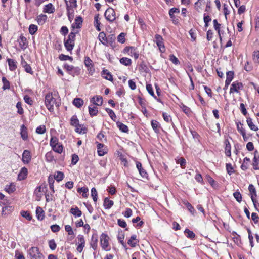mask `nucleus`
Returning <instances> with one entry per match:
<instances>
[{
	"instance_id": "nucleus-1",
	"label": "nucleus",
	"mask_w": 259,
	"mask_h": 259,
	"mask_svg": "<svg viewBox=\"0 0 259 259\" xmlns=\"http://www.w3.org/2000/svg\"><path fill=\"white\" fill-rule=\"evenodd\" d=\"M45 105L50 111L53 112L54 106L59 107L61 104V100L58 95L57 92H49L45 96Z\"/></svg>"
},
{
	"instance_id": "nucleus-2",
	"label": "nucleus",
	"mask_w": 259,
	"mask_h": 259,
	"mask_svg": "<svg viewBox=\"0 0 259 259\" xmlns=\"http://www.w3.org/2000/svg\"><path fill=\"white\" fill-rule=\"evenodd\" d=\"M77 32L71 31L68 35L66 40L64 39V46L66 49L70 53L75 46V35Z\"/></svg>"
},
{
	"instance_id": "nucleus-3",
	"label": "nucleus",
	"mask_w": 259,
	"mask_h": 259,
	"mask_svg": "<svg viewBox=\"0 0 259 259\" xmlns=\"http://www.w3.org/2000/svg\"><path fill=\"white\" fill-rule=\"evenodd\" d=\"M30 259H44L43 254L37 247H32L28 250Z\"/></svg>"
},
{
	"instance_id": "nucleus-4",
	"label": "nucleus",
	"mask_w": 259,
	"mask_h": 259,
	"mask_svg": "<svg viewBox=\"0 0 259 259\" xmlns=\"http://www.w3.org/2000/svg\"><path fill=\"white\" fill-rule=\"evenodd\" d=\"M109 237L105 233H102L100 237V244L102 249L106 251L111 250V247L109 243Z\"/></svg>"
},
{
	"instance_id": "nucleus-5",
	"label": "nucleus",
	"mask_w": 259,
	"mask_h": 259,
	"mask_svg": "<svg viewBox=\"0 0 259 259\" xmlns=\"http://www.w3.org/2000/svg\"><path fill=\"white\" fill-rule=\"evenodd\" d=\"M64 68L70 75L73 76L78 75L80 74L81 70L79 67H74L72 65H70L67 64H64Z\"/></svg>"
},
{
	"instance_id": "nucleus-6",
	"label": "nucleus",
	"mask_w": 259,
	"mask_h": 259,
	"mask_svg": "<svg viewBox=\"0 0 259 259\" xmlns=\"http://www.w3.org/2000/svg\"><path fill=\"white\" fill-rule=\"evenodd\" d=\"M105 18L110 22H112L116 20V13L114 10L109 7L105 11L104 13Z\"/></svg>"
},
{
	"instance_id": "nucleus-7",
	"label": "nucleus",
	"mask_w": 259,
	"mask_h": 259,
	"mask_svg": "<svg viewBox=\"0 0 259 259\" xmlns=\"http://www.w3.org/2000/svg\"><path fill=\"white\" fill-rule=\"evenodd\" d=\"M155 42L158 47L160 51L161 52H164L165 51V47L162 37L159 34H156L155 35Z\"/></svg>"
},
{
	"instance_id": "nucleus-8",
	"label": "nucleus",
	"mask_w": 259,
	"mask_h": 259,
	"mask_svg": "<svg viewBox=\"0 0 259 259\" xmlns=\"http://www.w3.org/2000/svg\"><path fill=\"white\" fill-rule=\"evenodd\" d=\"M82 18L81 16H77L75 19V22L71 25V28L73 32H75V28L79 29L81 27Z\"/></svg>"
},
{
	"instance_id": "nucleus-9",
	"label": "nucleus",
	"mask_w": 259,
	"mask_h": 259,
	"mask_svg": "<svg viewBox=\"0 0 259 259\" xmlns=\"http://www.w3.org/2000/svg\"><path fill=\"white\" fill-rule=\"evenodd\" d=\"M243 88V84L241 82H234L231 85L230 89V93L234 92L238 93L239 90H241Z\"/></svg>"
},
{
	"instance_id": "nucleus-10",
	"label": "nucleus",
	"mask_w": 259,
	"mask_h": 259,
	"mask_svg": "<svg viewBox=\"0 0 259 259\" xmlns=\"http://www.w3.org/2000/svg\"><path fill=\"white\" fill-rule=\"evenodd\" d=\"M31 159L30 152L28 150H25L22 154V161L25 164H28L31 161Z\"/></svg>"
},
{
	"instance_id": "nucleus-11",
	"label": "nucleus",
	"mask_w": 259,
	"mask_h": 259,
	"mask_svg": "<svg viewBox=\"0 0 259 259\" xmlns=\"http://www.w3.org/2000/svg\"><path fill=\"white\" fill-rule=\"evenodd\" d=\"M97 149L98 155L100 156H104L105 154L107 153V147L103 144L98 143Z\"/></svg>"
},
{
	"instance_id": "nucleus-12",
	"label": "nucleus",
	"mask_w": 259,
	"mask_h": 259,
	"mask_svg": "<svg viewBox=\"0 0 259 259\" xmlns=\"http://www.w3.org/2000/svg\"><path fill=\"white\" fill-rule=\"evenodd\" d=\"M252 165L254 169H259V155L257 151L254 152Z\"/></svg>"
},
{
	"instance_id": "nucleus-13",
	"label": "nucleus",
	"mask_w": 259,
	"mask_h": 259,
	"mask_svg": "<svg viewBox=\"0 0 259 259\" xmlns=\"http://www.w3.org/2000/svg\"><path fill=\"white\" fill-rule=\"evenodd\" d=\"M98 235L97 234H93L92 236L90 245L92 248L96 250L98 247Z\"/></svg>"
},
{
	"instance_id": "nucleus-14",
	"label": "nucleus",
	"mask_w": 259,
	"mask_h": 259,
	"mask_svg": "<svg viewBox=\"0 0 259 259\" xmlns=\"http://www.w3.org/2000/svg\"><path fill=\"white\" fill-rule=\"evenodd\" d=\"M91 102L97 106H101L103 104V99L100 96H96L91 99Z\"/></svg>"
},
{
	"instance_id": "nucleus-15",
	"label": "nucleus",
	"mask_w": 259,
	"mask_h": 259,
	"mask_svg": "<svg viewBox=\"0 0 259 259\" xmlns=\"http://www.w3.org/2000/svg\"><path fill=\"white\" fill-rule=\"evenodd\" d=\"M102 76L106 80H113V77L110 72L107 69H104L101 72Z\"/></svg>"
},
{
	"instance_id": "nucleus-16",
	"label": "nucleus",
	"mask_w": 259,
	"mask_h": 259,
	"mask_svg": "<svg viewBox=\"0 0 259 259\" xmlns=\"http://www.w3.org/2000/svg\"><path fill=\"white\" fill-rule=\"evenodd\" d=\"M27 169L24 167L21 169L19 174L18 175V179L19 180H23L25 179L27 175Z\"/></svg>"
},
{
	"instance_id": "nucleus-17",
	"label": "nucleus",
	"mask_w": 259,
	"mask_h": 259,
	"mask_svg": "<svg viewBox=\"0 0 259 259\" xmlns=\"http://www.w3.org/2000/svg\"><path fill=\"white\" fill-rule=\"evenodd\" d=\"M19 46L22 49H25L27 48V39L25 37L21 35L18 39Z\"/></svg>"
},
{
	"instance_id": "nucleus-18",
	"label": "nucleus",
	"mask_w": 259,
	"mask_h": 259,
	"mask_svg": "<svg viewBox=\"0 0 259 259\" xmlns=\"http://www.w3.org/2000/svg\"><path fill=\"white\" fill-rule=\"evenodd\" d=\"M4 189L9 194L12 193L16 190V185L14 183H11L9 185H6Z\"/></svg>"
},
{
	"instance_id": "nucleus-19",
	"label": "nucleus",
	"mask_w": 259,
	"mask_h": 259,
	"mask_svg": "<svg viewBox=\"0 0 259 259\" xmlns=\"http://www.w3.org/2000/svg\"><path fill=\"white\" fill-rule=\"evenodd\" d=\"M36 215L38 220H42L44 219L45 213L42 208L39 206L37 207L36 210Z\"/></svg>"
},
{
	"instance_id": "nucleus-20",
	"label": "nucleus",
	"mask_w": 259,
	"mask_h": 259,
	"mask_svg": "<svg viewBox=\"0 0 259 259\" xmlns=\"http://www.w3.org/2000/svg\"><path fill=\"white\" fill-rule=\"evenodd\" d=\"M7 62L9 67V69L11 71H14L16 69L17 66V62L13 59H8Z\"/></svg>"
},
{
	"instance_id": "nucleus-21",
	"label": "nucleus",
	"mask_w": 259,
	"mask_h": 259,
	"mask_svg": "<svg viewBox=\"0 0 259 259\" xmlns=\"http://www.w3.org/2000/svg\"><path fill=\"white\" fill-rule=\"evenodd\" d=\"M70 212L75 217H80L82 215V212L77 207H71Z\"/></svg>"
},
{
	"instance_id": "nucleus-22",
	"label": "nucleus",
	"mask_w": 259,
	"mask_h": 259,
	"mask_svg": "<svg viewBox=\"0 0 259 259\" xmlns=\"http://www.w3.org/2000/svg\"><path fill=\"white\" fill-rule=\"evenodd\" d=\"M47 18L46 15L41 14L36 17V20L39 25H42L46 22Z\"/></svg>"
},
{
	"instance_id": "nucleus-23",
	"label": "nucleus",
	"mask_w": 259,
	"mask_h": 259,
	"mask_svg": "<svg viewBox=\"0 0 259 259\" xmlns=\"http://www.w3.org/2000/svg\"><path fill=\"white\" fill-rule=\"evenodd\" d=\"M225 154L227 156L230 157L231 155V144L228 140H225Z\"/></svg>"
},
{
	"instance_id": "nucleus-24",
	"label": "nucleus",
	"mask_w": 259,
	"mask_h": 259,
	"mask_svg": "<svg viewBox=\"0 0 259 259\" xmlns=\"http://www.w3.org/2000/svg\"><path fill=\"white\" fill-rule=\"evenodd\" d=\"M137 236L136 235H133L130 239L128 240L127 243L129 245L132 247H134L136 246L137 243L139 241L136 238Z\"/></svg>"
},
{
	"instance_id": "nucleus-25",
	"label": "nucleus",
	"mask_w": 259,
	"mask_h": 259,
	"mask_svg": "<svg viewBox=\"0 0 259 259\" xmlns=\"http://www.w3.org/2000/svg\"><path fill=\"white\" fill-rule=\"evenodd\" d=\"M55 9L51 3L46 5L44 6L43 12L47 13H52L54 12Z\"/></svg>"
},
{
	"instance_id": "nucleus-26",
	"label": "nucleus",
	"mask_w": 259,
	"mask_h": 259,
	"mask_svg": "<svg viewBox=\"0 0 259 259\" xmlns=\"http://www.w3.org/2000/svg\"><path fill=\"white\" fill-rule=\"evenodd\" d=\"M128 50H130V52L129 53V55L131 56H133L135 59H137L139 57V52L137 51V48L134 47H131Z\"/></svg>"
},
{
	"instance_id": "nucleus-27",
	"label": "nucleus",
	"mask_w": 259,
	"mask_h": 259,
	"mask_svg": "<svg viewBox=\"0 0 259 259\" xmlns=\"http://www.w3.org/2000/svg\"><path fill=\"white\" fill-rule=\"evenodd\" d=\"M116 125L121 132L124 133H128L129 130L128 127L124 124L119 121H117L116 122Z\"/></svg>"
},
{
	"instance_id": "nucleus-28",
	"label": "nucleus",
	"mask_w": 259,
	"mask_h": 259,
	"mask_svg": "<svg viewBox=\"0 0 259 259\" xmlns=\"http://www.w3.org/2000/svg\"><path fill=\"white\" fill-rule=\"evenodd\" d=\"M248 189H249V191L250 194H251V198L252 199V201L255 205V200H254V199L253 197V195H254L255 196H256V190H255V187H254V186L252 184H250L248 187Z\"/></svg>"
},
{
	"instance_id": "nucleus-29",
	"label": "nucleus",
	"mask_w": 259,
	"mask_h": 259,
	"mask_svg": "<svg viewBox=\"0 0 259 259\" xmlns=\"http://www.w3.org/2000/svg\"><path fill=\"white\" fill-rule=\"evenodd\" d=\"M21 136L23 140H26L28 138V134L27 131V128L24 126V125H22L21 126Z\"/></svg>"
},
{
	"instance_id": "nucleus-30",
	"label": "nucleus",
	"mask_w": 259,
	"mask_h": 259,
	"mask_svg": "<svg viewBox=\"0 0 259 259\" xmlns=\"http://www.w3.org/2000/svg\"><path fill=\"white\" fill-rule=\"evenodd\" d=\"M73 104L77 108H80L83 104V100L80 98H75L73 102Z\"/></svg>"
},
{
	"instance_id": "nucleus-31",
	"label": "nucleus",
	"mask_w": 259,
	"mask_h": 259,
	"mask_svg": "<svg viewBox=\"0 0 259 259\" xmlns=\"http://www.w3.org/2000/svg\"><path fill=\"white\" fill-rule=\"evenodd\" d=\"M247 123L249 128L254 131H257L258 128L252 122V120L250 118H247L246 120Z\"/></svg>"
},
{
	"instance_id": "nucleus-32",
	"label": "nucleus",
	"mask_w": 259,
	"mask_h": 259,
	"mask_svg": "<svg viewBox=\"0 0 259 259\" xmlns=\"http://www.w3.org/2000/svg\"><path fill=\"white\" fill-rule=\"evenodd\" d=\"M89 112L91 116L96 115L98 112L97 107L94 106L90 105L89 106Z\"/></svg>"
},
{
	"instance_id": "nucleus-33",
	"label": "nucleus",
	"mask_w": 259,
	"mask_h": 259,
	"mask_svg": "<svg viewBox=\"0 0 259 259\" xmlns=\"http://www.w3.org/2000/svg\"><path fill=\"white\" fill-rule=\"evenodd\" d=\"M98 38L99 40L102 42V44L106 45L107 43V38L106 36V34L104 32H101L99 33Z\"/></svg>"
},
{
	"instance_id": "nucleus-34",
	"label": "nucleus",
	"mask_w": 259,
	"mask_h": 259,
	"mask_svg": "<svg viewBox=\"0 0 259 259\" xmlns=\"http://www.w3.org/2000/svg\"><path fill=\"white\" fill-rule=\"evenodd\" d=\"M114 202L112 200H109L108 198H106L104 201V207L105 209H110L113 205Z\"/></svg>"
},
{
	"instance_id": "nucleus-35",
	"label": "nucleus",
	"mask_w": 259,
	"mask_h": 259,
	"mask_svg": "<svg viewBox=\"0 0 259 259\" xmlns=\"http://www.w3.org/2000/svg\"><path fill=\"white\" fill-rule=\"evenodd\" d=\"M120 63L126 66L131 65L132 60L131 59L127 57H122L120 59Z\"/></svg>"
},
{
	"instance_id": "nucleus-36",
	"label": "nucleus",
	"mask_w": 259,
	"mask_h": 259,
	"mask_svg": "<svg viewBox=\"0 0 259 259\" xmlns=\"http://www.w3.org/2000/svg\"><path fill=\"white\" fill-rule=\"evenodd\" d=\"M100 22L99 21V15L97 14L94 17V25L97 31H100L101 30L100 28Z\"/></svg>"
},
{
	"instance_id": "nucleus-37",
	"label": "nucleus",
	"mask_w": 259,
	"mask_h": 259,
	"mask_svg": "<svg viewBox=\"0 0 259 259\" xmlns=\"http://www.w3.org/2000/svg\"><path fill=\"white\" fill-rule=\"evenodd\" d=\"M52 149L54 152L61 154L63 152V146L62 144L60 143L57 145L52 147Z\"/></svg>"
},
{
	"instance_id": "nucleus-38",
	"label": "nucleus",
	"mask_w": 259,
	"mask_h": 259,
	"mask_svg": "<svg viewBox=\"0 0 259 259\" xmlns=\"http://www.w3.org/2000/svg\"><path fill=\"white\" fill-rule=\"evenodd\" d=\"M75 131L76 133H78L79 134H84L86 133L87 129L84 127L83 125L79 124L76 126H75Z\"/></svg>"
},
{
	"instance_id": "nucleus-39",
	"label": "nucleus",
	"mask_w": 259,
	"mask_h": 259,
	"mask_svg": "<svg viewBox=\"0 0 259 259\" xmlns=\"http://www.w3.org/2000/svg\"><path fill=\"white\" fill-rule=\"evenodd\" d=\"M79 124V121L77 118L76 115H74L72 116L70 119V124L71 125L75 127L78 124Z\"/></svg>"
},
{
	"instance_id": "nucleus-40",
	"label": "nucleus",
	"mask_w": 259,
	"mask_h": 259,
	"mask_svg": "<svg viewBox=\"0 0 259 259\" xmlns=\"http://www.w3.org/2000/svg\"><path fill=\"white\" fill-rule=\"evenodd\" d=\"M45 158L47 161L51 162L55 161L54 157L52 152H47L45 155Z\"/></svg>"
},
{
	"instance_id": "nucleus-41",
	"label": "nucleus",
	"mask_w": 259,
	"mask_h": 259,
	"mask_svg": "<svg viewBox=\"0 0 259 259\" xmlns=\"http://www.w3.org/2000/svg\"><path fill=\"white\" fill-rule=\"evenodd\" d=\"M151 124L152 126V128L156 133L159 132V123L154 120H152L151 122Z\"/></svg>"
},
{
	"instance_id": "nucleus-42",
	"label": "nucleus",
	"mask_w": 259,
	"mask_h": 259,
	"mask_svg": "<svg viewBox=\"0 0 259 259\" xmlns=\"http://www.w3.org/2000/svg\"><path fill=\"white\" fill-rule=\"evenodd\" d=\"M124 233H119L118 235L117 236V239H118V241L122 244V245L124 247H126V245L124 242Z\"/></svg>"
},
{
	"instance_id": "nucleus-43",
	"label": "nucleus",
	"mask_w": 259,
	"mask_h": 259,
	"mask_svg": "<svg viewBox=\"0 0 259 259\" xmlns=\"http://www.w3.org/2000/svg\"><path fill=\"white\" fill-rule=\"evenodd\" d=\"M65 2L66 3V5L67 16L68 17V19L70 21V22H71L73 20V14L72 13H71L70 12V7L68 6V1L67 0H65Z\"/></svg>"
},
{
	"instance_id": "nucleus-44",
	"label": "nucleus",
	"mask_w": 259,
	"mask_h": 259,
	"mask_svg": "<svg viewBox=\"0 0 259 259\" xmlns=\"http://www.w3.org/2000/svg\"><path fill=\"white\" fill-rule=\"evenodd\" d=\"M91 196L94 201L96 203L98 200V192L95 188L93 187L91 189Z\"/></svg>"
},
{
	"instance_id": "nucleus-45",
	"label": "nucleus",
	"mask_w": 259,
	"mask_h": 259,
	"mask_svg": "<svg viewBox=\"0 0 259 259\" xmlns=\"http://www.w3.org/2000/svg\"><path fill=\"white\" fill-rule=\"evenodd\" d=\"M213 25H214V28L215 30L216 31H217L218 33V34H219V35L220 36V38L221 39V35H220V26H221V24L218 23L217 19L213 20Z\"/></svg>"
},
{
	"instance_id": "nucleus-46",
	"label": "nucleus",
	"mask_w": 259,
	"mask_h": 259,
	"mask_svg": "<svg viewBox=\"0 0 259 259\" xmlns=\"http://www.w3.org/2000/svg\"><path fill=\"white\" fill-rule=\"evenodd\" d=\"M38 30V26L34 24H31L29 27V31L31 35L34 34Z\"/></svg>"
},
{
	"instance_id": "nucleus-47",
	"label": "nucleus",
	"mask_w": 259,
	"mask_h": 259,
	"mask_svg": "<svg viewBox=\"0 0 259 259\" xmlns=\"http://www.w3.org/2000/svg\"><path fill=\"white\" fill-rule=\"evenodd\" d=\"M60 143L58 142V139L54 136L52 137L50 141V145L51 146V147H53L56 145H57Z\"/></svg>"
},
{
	"instance_id": "nucleus-48",
	"label": "nucleus",
	"mask_w": 259,
	"mask_h": 259,
	"mask_svg": "<svg viewBox=\"0 0 259 259\" xmlns=\"http://www.w3.org/2000/svg\"><path fill=\"white\" fill-rule=\"evenodd\" d=\"M184 232H185L186 236L190 239H193L195 237V234L193 233V232L190 230L188 229H186L185 230Z\"/></svg>"
},
{
	"instance_id": "nucleus-49",
	"label": "nucleus",
	"mask_w": 259,
	"mask_h": 259,
	"mask_svg": "<svg viewBox=\"0 0 259 259\" xmlns=\"http://www.w3.org/2000/svg\"><path fill=\"white\" fill-rule=\"evenodd\" d=\"M106 111L108 113V114H109V115L110 117V118L113 121H115L116 120V116L114 112L112 109H110L109 108H106Z\"/></svg>"
},
{
	"instance_id": "nucleus-50",
	"label": "nucleus",
	"mask_w": 259,
	"mask_h": 259,
	"mask_svg": "<svg viewBox=\"0 0 259 259\" xmlns=\"http://www.w3.org/2000/svg\"><path fill=\"white\" fill-rule=\"evenodd\" d=\"M252 58L255 63H259V51H254L253 53Z\"/></svg>"
},
{
	"instance_id": "nucleus-51",
	"label": "nucleus",
	"mask_w": 259,
	"mask_h": 259,
	"mask_svg": "<svg viewBox=\"0 0 259 259\" xmlns=\"http://www.w3.org/2000/svg\"><path fill=\"white\" fill-rule=\"evenodd\" d=\"M176 163L179 164L182 168H184L186 163V161L184 158H180L176 160Z\"/></svg>"
},
{
	"instance_id": "nucleus-52",
	"label": "nucleus",
	"mask_w": 259,
	"mask_h": 259,
	"mask_svg": "<svg viewBox=\"0 0 259 259\" xmlns=\"http://www.w3.org/2000/svg\"><path fill=\"white\" fill-rule=\"evenodd\" d=\"M234 72L233 71H228L226 73V80L227 81V82H231L234 78Z\"/></svg>"
},
{
	"instance_id": "nucleus-53",
	"label": "nucleus",
	"mask_w": 259,
	"mask_h": 259,
	"mask_svg": "<svg viewBox=\"0 0 259 259\" xmlns=\"http://www.w3.org/2000/svg\"><path fill=\"white\" fill-rule=\"evenodd\" d=\"M169 60L175 65H179L180 64V61L173 54L170 55L169 56Z\"/></svg>"
},
{
	"instance_id": "nucleus-54",
	"label": "nucleus",
	"mask_w": 259,
	"mask_h": 259,
	"mask_svg": "<svg viewBox=\"0 0 259 259\" xmlns=\"http://www.w3.org/2000/svg\"><path fill=\"white\" fill-rule=\"evenodd\" d=\"M2 82L3 83V89L4 90L10 89L9 81L5 77H2Z\"/></svg>"
},
{
	"instance_id": "nucleus-55",
	"label": "nucleus",
	"mask_w": 259,
	"mask_h": 259,
	"mask_svg": "<svg viewBox=\"0 0 259 259\" xmlns=\"http://www.w3.org/2000/svg\"><path fill=\"white\" fill-rule=\"evenodd\" d=\"M64 178V174L61 171H57L56 174L54 176V178L58 182H59L63 180Z\"/></svg>"
},
{
	"instance_id": "nucleus-56",
	"label": "nucleus",
	"mask_w": 259,
	"mask_h": 259,
	"mask_svg": "<svg viewBox=\"0 0 259 259\" xmlns=\"http://www.w3.org/2000/svg\"><path fill=\"white\" fill-rule=\"evenodd\" d=\"M46 131V126L44 125L38 126L36 129V132L38 134H43L45 133Z\"/></svg>"
},
{
	"instance_id": "nucleus-57",
	"label": "nucleus",
	"mask_w": 259,
	"mask_h": 259,
	"mask_svg": "<svg viewBox=\"0 0 259 259\" xmlns=\"http://www.w3.org/2000/svg\"><path fill=\"white\" fill-rule=\"evenodd\" d=\"M125 33H121L117 37L118 41L121 44L124 43L125 42Z\"/></svg>"
},
{
	"instance_id": "nucleus-58",
	"label": "nucleus",
	"mask_w": 259,
	"mask_h": 259,
	"mask_svg": "<svg viewBox=\"0 0 259 259\" xmlns=\"http://www.w3.org/2000/svg\"><path fill=\"white\" fill-rule=\"evenodd\" d=\"M180 12V10L178 8H172L170 9L169 11V15L171 18L174 17V13H179Z\"/></svg>"
},
{
	"instance_id": "nucleus-59",
	"label": "nucleus",
	"mask_w": 259,
	"mask_h": 259,
	"mask_svg": "<svg viewBox=\"0 0 259 259\" xmlns=\"http://www.w3.org/2000/svg\"><path fill=\"white\" fill-rule=\"evenodd\" d=\"M146 90L150 95L153 96L155 99L156 98L154 93L153 88L151 84H148L146 85Z\"/></svg>"
},
{
	"instance_id": "nucleus-60",
	"label": "nucleus",
	"mask_w": 259,
	"mask_h": 259,
	"mask_svg": "<svg viewBox=\"0 0 259 259\" xmlns=\"http://www.w3.org/2000/svg\"><path fill=\"white\" fill-rule=\"evenodd\" d=\"M21 215L26 218L28 220H31L32 219V217L28 211H22L21 212Z\"/></svg>"
},
{
	"instance_id": "nucleus-61",
	"label": "nucleus",
	"mask_w": 259,
	"mask_h": 259,
	"mask_svg": "<svg viewBox=\"0 0 259 259\" xmlns=\"http://www.w3.org/2000/svg\"><path fill=\"white\" fill-rule=\"evenodd\" d=\"M59 58L60 60L62 61H65L67 60H69L70 61H72L73 60L72 57H70L68 55H66L63 54H61L59 55Z\"/></svg>"
},
{
	"instance_id": "nucleus-62",
	"label": "nucleus",
	"mask_w": 259,
	"mask_h": 259,
	"mask_svg": "<svg viewBox=\"0 0 259 259\" xmlns=\"http://www.w3.org/2000/svg\"><path fill=\"white\" fill-rule=\"evenodd\" d=\"M48 183L49 184V187L51 190H52L53 192H54V179L53 177L49 176L48 178Z\"/></svg>"
},
{
	"instance_id": "nucleus-63",
	"label": "nucleus",
	"mask_w": 259,
	"mask_h": 259,
	"mask_svg": "<svg viewBox=\"0 0 259 259\" xmlns=\"http://www.w3.org/2000/svg\"><path fill=\"white\" fill-rule=\"evenodd\" d=\"M233 196L236 199V201L238 202H240L242 201V196L240 193L238 191H236L233 193Z\"/></svg>"
},
{
	"instance_id": "nucleus-64",
	"label": "nucleus",
	"mask_w": 259,
	"mask_h": 259,
	"mask_svg": "<svg viewBox=\"0 0 259 259\" xmlns=\"http://www.w3.org/2000/svg\"><path fill=\"white\" fill-rule=\"evenodd\" d=\"M15 257L16 259H25L23 253L19 250L15 251Z\"/></svg>"
}]
</instances>
